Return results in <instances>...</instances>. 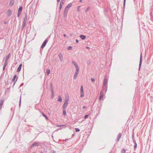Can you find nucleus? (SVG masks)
Returning <instances> with one entry per match:
<instances>
[{
  "mask_svg": "<svg viewBox=\"0 0 153 153\" xmlns=\"http://www.w3.org/2000/svg\"><path fill=\"white\" fill-rule=\"evenodd\" d=\"M22 7H20L19 8L18 10V12L20 13H21V12L22 11Z\"/></svg>",
  "mask_w": 153,
  "mask_h": 153,
  "instance_id": "nucleus-18",
  "label": "nucleus"
},
{
  "mask_svg": "<svg viewBox=\"0 0 153 153\" xmlns=\"http://www.w3.org/2000/svg\"><path fill=\"white\" fill-rule=\"evenodd\" d=\"M6 67V66H5V65H4L3 67V71L5 69Z\"/></svg>",
  "mask_w": 153,
  "mask_h": 153,
  "instance_id": "nucleus-49",
  "label": "nucleus"
},
{
  "mask_svg": "<svg viewBox=\"0 0 153 153\" xmlns=\"http://www.w3.org/2000/svg\"><path fill=\"white\" fill-rule=\"evenodd\" d=\"M14 2V0H11L10 2V5L11 6H12L13 5Z\"/></svg>",
  "mask_w": 153,
  "mask_h": 153,
  "instance_id": "nucleus-11",
  "label": "nucleus"
},
{
  "mask_svg": "<svg viewBox=\"0 0 153 153\" xmlns=\"http://www.w3.org/2000/svg\"><path fill=\"white\" fill-rule=\"evenodd\" d=\"M74 134H72V135L71 137H73L74 136Z\"/></svg>",
  "mask_w": 153,
  "mask_h": 153,
  "instance_id": "nucleus-55",
  "label": "nucleus"
},
{
  "mask_svg": "<svg viewBox=\"0 0 153 153\" xmlns=\"http://www.w3.org/2000/svg\"><path fill=\"white\" fill-rule=\"evenodd\" d=\"M51 93H54L53 89L52 88V87L51 88Z\"/></svg>",
  "mask_w": 153,
  "mask_h": 153,
  "instance_id": "nucleus-47",
  "label": "nucleus"
},
{
  "mask_svg": "<svg viewBox=\"0 0 153 153\" xmlns=\"http://www.w3.org/2000/svg\"><path fill=\"white\" fill-rule=\"evenodd\" d=\"M90 7H88L86 10L85 12H86L88 11V10L90 9Z\"/></svg>",
  "mask_w": 153,
  "mask_h": 153,
  "instance_id": "nucleus-43",
  "label": "nucleus"
},
{
  "mask_svg": "<svg viewBox=\"0 0 153 153\" xmlns=\"http://www.w3.org/2000/svg\"><path fill=\"white\" fill-rule=\"evenodd\" d=\"M26 20H23V23H24V24H26Z\"/></svg>",
  "mask_w": 153,
  "mask_h": 153,
  "instance_id": "nucleus-46",
  "label": "nucleus"
},
{
  "mask_svg": "<svg viewBox=\"0 0 153 153\" xmlns=\"http://www.w3.org/2000/svg\"><path fill=\"white\" fill-rule=\"evenodd\" d=\"M21 14V13H19L18 12V14H17V17H19L20 15V14Z\"/></svg>",
  "mask_w": 153,
  "mask_h": 153,
  "instance_id": "nucleus-44",
  "label": "nucleus"
},
{
  "mask_svg": "<svg viewBox=\"0 0 153 153\" xmlns=\"http://www.w3.org/2000/svg\"><path fill=\"white\" fill-rule=\"evenodd\" d=\"M69 9L67 8L66 7L65 9L64 10V14L65 15V16L66 15H67V13L69 10Z\"/></svg>",
  "mask_w": 153,
  "mask_h": 153,
  "instance_id": "nucleus-8",
  "label": "nucleus"
},
{
  "mask_svg": "<svg viewBox=\"0 0 153 153\" xmlns=\"http://www.w3.org/2000/svg\"><path fill=\"white\" fill-rule=\"evenodd\" d=\"M142 53H141L140 55V63L139 65V70H140V67L141 66V64H142Z\"/></svg>",
  "mask_w": 153,
  "mask_h": 153,
  "instance_id": "nucleus-5",
  "label": "nucleus"
},
{
  "mask_svg": "<svg viewBox=\"0 0 153 153\" xmlns=\"http://www.w3.org/2000/svg\"><path fill=\"white\" fill-rule=\"evenodd\" d=\"M121 135L122 134L120 133H119L118 134L117 137V140H116L117 142L120 139L121 137Z\"/></svg>",
  "mask_w": 153,
  "mask_h": 153,
  "instance_id": "nucleus-7",
  "label": "nucleus"
},
{
  "mask_svg": "<svg viewBox=\"0 0 153 153\" xmlns=\"http://www.w3.org/2000/svg\"><path fill=\"white\" fill-rule=\"evenodd\" d=\"M75 130L76 132H79L80 131V129L77 128H75Z\"/></svg>",
  "mask_w": 153,
  "mask_h": 153,
  "instance_id": "nucleus-32",
  "label": "nucleus"
},
{
  "mask_svg": "<svg viewBox=\"0 0 153 153\" xmlns=\"http://www.w3.org/2000/svg\"><path fill=\"white\" fill-rule=\"evenodd\" d=\"M89 114H86L85 115V116H84V119H87V118H88V117L89 116Z\"/></svg>",
  "mask_w": 153,
  "mask_h": 153,
  "instance_id": "nucleus-36",
  "label": "nucleus"
},
{
  "mask_svg": "<svg viewBox=\"0 0 153 153\" xmlns=\"http://www.w3.org/2000/svg\"><path fill=\"white\" fill-rule=\"evenodd\" d=\"M26 24H24V23H23L22 24V26H23V27H25V25H26Z\"/></svg>",
  "mask_w": 153,
  "mask_h": 153,
  "instance_id": "nucleus-50",
  "label": "nucleus"
},
{
  "mask_svg": "<svg viewBox=\"0 0 153 153\" xmlns=\"http://www.w3.org/2000/svg\"><path fill=\"white\" fill-rule=\"evenodd\" d=\"M72 62V63H73V64H74V65L75 66V68H76V67H78V66L77 64L76 63V62L75 61H73Z\"/></svg>",
  "mask_w": 153,
  "mask_h": 153,
  "instance_id": "nucleus-10",
  "label": "nucleus"
},
{
  "mask_svg": "<svg viewBox=\"0 0 153 153\" xmlns=\"http://www.w3.org/2000/svg\"><path fill=\"white\" fill-rule=\"evenodd\" d=\"M48 41V39H46L42 44V45L41 47V48H43L45 46Z\"/></svg>",
  "mask_w": 153,
  "mask_h": 153,
  "instance_id": "nucleus-1",
  "label": "nucleus"
},
{
  "mask_svg": "<svg viewBox=\"0 0 153 153\" xmlns=\"http://www.w3.org/2000/svg\"><path fill=\"white\" fill-rule=\"evenodd\" d=\"M3 103V100H0V105H2Z\"/></svg>",
  "mask_w": 153,
  "mask_h": 153,
  "instance_id": "nucleus-37",
  "label": "nucleus"
},
{
  "mask_svg": "<svg viewBox=\"0 0 153 153\" xmlns=\"http://www.w3.org/2000/svg\"><path fill=\"white\" fill-rule=\"evenodd\" d=\"M86 48H87V49H89V47H86Z\"/></svg>",
  "mask_w": 153,
  "mask_h": 153,
  "instance_id": "nucleus-59",
  "label": "nucleus"
},
{
  "mask_svg": "<svg viewBox=\"0 0 153 153\" xmlns=\"http://www.w3.org/2000/svg\"><path fill=\"white\" fill-rule=\"evenodd\" d=\"M23 85V83H22V84H21L20 86H22V85Z\"/></svg>",
  "mask_w": 153,
  "mask_h": 153,
  "instance_id": "nucleus-58",
  "label": "nucleus"
},
{
  "mask_svg": "<svg viewBox=\"0 0 153 153\" xmlns=\"http://www.w3.org/2000/svg\"><path fill=\"white\" fill-rule=\"evenodd\" d=\"M91 80L92 82H94L95 81V79L94 78H91Z\"/></svg>",
  "mask_w": 153,
  "mask_h": 153,
  "instance_id": "nucleus-45",
  "label": "nucleus"
},
{
  "mask_svg": "<svg viewBox=\"0 0 153 153\" xmlns=\"http://www.w3.org/2000/svg\"><path fill=\"white\" fill-rule=\"evenodd\" d=\"M80 91H81V92H82V93H84V91H83V87L82 86V85L81 87V88H80Z\"/></svg>",
  "mask_w": 153,
  "mask_h": 153,
  "instance_id": "nucleus-26",
  "label": "nucleus"
},
{
  "mask_svg": "<svg viewBox=\"0 0 153 153\" xmlns=\"http://www.w3.org/2000/svg\"><path fill=\"white\" fill-rule=\"evenodd\" d=\"M24 28H22H22H21L22 30L23 31V30H24Z\"/></svg>",
  "mask_w": 153,
  "mask_h": 153,
  "instance_id": "nucleus-57",
  "label": "nucleus"
},
{
  "mask_svg": "<svg viewBox=\"0 0 153 153\" xmlns=\"http://www.w3.org/2000/svg\"><path fill=\"white\" fill-rule=\"evenodd\" d=\"M54 93H51V98H53L54 97Z\"/></svg>",
  "mask_w": 153,
  "mask_h": 153,
  "instance_id": "nucleus-40",
  "label": "nucleus"
},
{
  "mask_svg": "<svg viewBox=\"0 0 153 153\" xmlns=\"http://www.w3.org/2000/svg\"><path fill=\"white\" fill-rule=\"evenodd\" d=\"M100 107H98L97 108V110L98 109H99V110H100Z\"/></svg>",
  "mask_w": 153,
  "mask_h": 153,
  "instance_id": "nucleus-53",
  "label": "nucleus"
},
{
  "mask_svg": "<svg viewBox=\"0 0 153 153\" xmlns=\"http://www.w3.org/2000/svg\"><path fill=\"white\" fill-rule=\"evenodd\" d=\"M72 49V47L71 46H69L68 48V49L69 50H71Z\"/></svg>",
  "mask_w": 153,
  "mask_h": 153,
  "instance_id": "nucleus-41",
  "label": "nucleus"
},
{
  "mask_svg": "<svg viewBox=\"0 0 153 153\" xmlns=\"http://www.w3.org/2000/svg\"><path fill=\"white\" fill-rule=\"evenodd\" d=\"M63 115L65 116L66 115V110H63Z\"/></svg>",
  "mask_w": 153,
  "mask_h": 153,
  "instance_id": "nucleus-28",
  "label": "nucleus"
},
{
  "mask_svg": "<svg viewBox=\"0 0 153 153\" xmlns=\"http://www.w3.org/2000/svg\"><path fill=\"white\" fill-rule=\"evenodd\" d=\"M2 106H0V110L1 109Z\"/></svg>",
  "mask_w": 153,
  "mask_h": 153,
  "instance_id": "nucleus-61",
  "label": "nucleus"
},
{
  "mask_svg": "<svg viewBox=\"0 0 153 153\" xmlns=\"http://www.w3.org/2000/svg\"><path fill=\"white\" fill-rule=\"evenodd\" d=\"M7 60H5V62H4V65L6 66L7 65Z\"/></svg>",
  "mask_w": 153,
  "mask_h": 153,
  "instance_id": "nucleus-33",
  "label": "nucleus"
},
{
  "mask_svg": "<svg viewBox=\"0 0 153 153\" xmlns=\"http://www.w3.org/2000/svg\"><path fill=\"white\" fill-rule=\"evenodd\" d=\"M10 53H9L8 55L6 56V60H8V59H9L10 57Z\"/></svg>",
  "mask_w": 153,
  "mask_h": 153,
  "instance_id": "nucleus-34",
  "label": "nucleus"
},
{
  "mask_svg": "<svg viewBox=\"0 0 153 153\" xmlns=\"http://www.w3.org/2000/svg\"><path fill=\"white\" fill-rule=\"evenodd\" d=\"M126 150L125 149H123L121 150V153H125Z\"/></svg>",
  "mask_w": 153,
  "mask_h": 153,
  "instance_id": "nucleus-35",
  "label": "nucleus"
},
{
  "mask_svg": "<svg viewBox=\"0 0 153 153\" xmlns=\"http://www.w3.org/2000/svg\"><path fill=\"white\" fill-rule=\"evenodd\" d=\"M67 106H63V110H66Z\"/></svg>",
  "mask_w": 153,
  "mask_h": 153,
  "instance_id": "nucleus-38",
  "label": "nucleus"
},
{
  "mask_svg": "<svg viewBox=\"0 0 153 153\" xmlns=\"http://www.w3.org/2000/svg\"><path fill=\"white\" fill-rule=\"evenodd\" d=\"M40 153H43V152H42V151H41V152H40Z\"/></svg>",
  "mask_w": 153,
  "mask_h": 153,
  "instance_id": "nucleus-63",
  "label": "nucleus"
},
{
  "mask_svg": "<svg viewBox=\"0 0 153 153\" xmlns=\"http://www.w3.org/2000/svg\"><path fill=\"white\" fill-rule=\"evenodd\" d=\"M39 145V143L37 142L34 143L32 144L31 146H30V148H32L34 146H38Z\"/></svg>",
  "mask_w": 153,
  "mask_h": 153,
  "instance_id": "nucleus-6",
  "label": "nucleus"
},
{
  "mask_svg": "<svg viewBox=\"0 0 153 153\" xmlns=\"http://www.w3.org/2000/svg\"><path fill=\"white\" fill-rule=\"evenodd\" d=\"M7 15L9 16H10L11 15V11L10 10H9L7 12Z\"/></svg>",
  "mask_w": 153,
  "mask_h": 153,
  "instance_id": "nucleus-19",
  "label": "nucleus"
},
{
  "mask_svg": "<svg viewBox=\"0 0 153 153\" xmlns=\"http://www.w3.org/2000/svg\"><path fill=\"white\" fill-rule=\"evenodd\" d=\"M133 131L134 130H133V133H132V139L133 142L136 141V140H135V139H134V132Z\"/></svg>",
  "mask_w": 153,
  "mask_h": 153,
  "instance_id": "nucleus-9",
  "label": "nucleus"
},
{
  "mask_svg": "<svg viewBox=\"0 0 153 153\" xmlns=\"http://www.w3.org/2000/svg\"><path fill=\"white\" fill-rule=\"evenodd\" d=\"M76 43H78L79 42V41L78 39H76Z\"/></svg>",
  "mask_w": 153,
  "mask_h": 153,
  "instance_id": "nucleus-51",
  "label": "nucleus"
},
{
  "mask_svg": "<svg viewBox=\"0 0 153 153\" xmlns=\"http://www.w3.org/2000/svg\"><path fill=\"white\" fill-rule=\"evenodd\" d=\"M10 91V88H7V89L6 90L5 92V93H7L8 92H9Z\"/></svg>",
  "mask_w": 153,
  "mask_h": 153,
  "instance_id": "nucleus-27",
  "label": "nucleus"
},
{
  "mask_svg": "<svg viewBox=\"0 0 153 153\" xmlns=\"http://www.w3.org/2000/svg\"><path fill=\"white\" fill-rule=\"evenodd\" d=\"M80 6H78V8H77V11L78 12H79L80 11Z\"/></svg>",
  "mask_w": 153,
  "mask_h": 153,
  "instance_id": "nucleus-39",
  "label": "nucleus"
},
{
  "mask_svg": "<svg viewBox=\"0 0 153 153\" xmlns=\"http://www.w3.org/2000/svg\"><path fill=\"white\" fill-rule=\"evenodd\" d=\"M76 68V71L75 73H77L79 74V67Z\"/></svg>",
  "mask_w": 153,
  "mask_h": 153,
  "instance_id": "nucleus-24",
  "label": "nucleus"
},
{
  "mask_svg": "<svg viewBox=\"0 0 153 153\" xmlns=\"http://www.w3.org/2000/svg\"><path fill=\"white\" fill-rule=\"evenodd\" d=\"M80 37L82 40H84L85 39L86 36H84L82 35H81L80 36Z\"/></svg>",
  "mask_w": 153,
  "mask_h": 153,
  "instance_id": "nucleus-12",
  "label": "nucleus"
},
{
  "mask_svg": "<svg viewBox=\"0 0 153 153\" xmlns=\"http://www.w3.org/2000/svg\"><path fill=\"white\" fill-rule=\"evenodd\" d=\"M22 28H24V27H23V26H22Z\"/></svg>",
  "mask_w": 153,
  "mask_h": 153,
  "instance_id": "nucleus-64",
  "label": "nucleus"
},
{
  "mask_svg": "<svg viewBox=\"0 0 153 153\" xmlns=\"http://www.w3.org/2000/svg\"><path fill=\"white\" fill-rule=\"evenodd\" d=\"M46 73L48 75L50 73V70L49 69H47L46 70Z\"/></svg>",
  "mask_w": 153,
  "mask_h": 153,
  "instance_id": "nucleus-22",
  "label": "nucleus"
},
{
  "mask_svg": "<svg viewBox=\"0 0 153 153\" xmlns=\"http://www.w3.org/2000/svg\"><path fill=\"white\" fill-rule=\"evenodd\" d=\"M133 143L134 144V150H135L137 147V144L136 142V141L134 142Z\"/></svg>",
  "mask_w": 153,
  "mask_h": 153,
  "instance_id": "nucleus-14",
  "label": "nucleus"
},
{
  "mask_svg": "<svg viewBox=\"0 0 153 153\" xmlns=\"http://www.w3.org/2000/svg\"><path fill=\"white\" fill-rule=\"evenodd\" d=\"M53 153H56V152L55 151H54L53 152Z\"/></svg>",
  "mask_w": 153,
  "mask_h": 153,
  "instance_id": "nucleus-56",
  "label": "nucleus"
},
{
  "mask_svg": "<svg viewBox=\"0 0 153 153\" xmlns=\"http://www.w3.org/2000/svg\"><path fill=\"white\" fill-rule=\"evenodd\" d=\"M21 98H20V100H19V105H21Z\"/></svg>",
  "mask_w": 153,
  "mask_h": 153,
  "instance_id": "nucleus-48",
  "label": "nucleus"
},
{
  "mask_svg": "<svg viewBox=\"0 0 153 153\" xmlns=\"http://www.w3.org/2000/svg\"><path fill=\"white\" fill-rule=\"evenodd\" d=\"M42 116L45 118L46 120H48V117L45 114L43 113H42Z\"/></svg>",
  "mask_w": 153,
  "mask_h": 153,
  "instance_id": "nucleus-15",
  "label": "nucleus"
},
{
  "mask_svg": "<svg viewBox=\"0 0 153 153\" xmlns=\"http://www.w3.org/2000/svg\"><path fill=\"white\" fill-rule=\"evenodd\" d=\"M57 101H58L60 102H61L62 101V99L61 96H59L58 97V98L57 100Z\"/></svg>",
  "mask_w": 153,
  "mask_h": 153,
  "instance_id": "nucleus-13",
  "label": "nucleus"
},
{
  "mask_svg": "<svg viewBox=\"0 0 153 153\" xmlns=\"http://www.w3.org/2000/svg\"><path fill=\"white\" fill-rule=\"evenodd\" d=\"M107 86H104V85H103V89L104 90V89H105V92H106V91H107Z\"/></svg>",
  "mask_w": 153,
  "mask_h": 153,
  "instance_id": "nucleus-29",
  "label": "nucleus"
},
{
  "mask_svg": "<svg viewBox=\"0 0 153 153\" xmlns=\"http://www.w3.org/2000/svg\"><path fill=\"white\" fill-rule=\"evenodd\" d=\"M22 64H21L19 67H18V69H17V71H19L21 70V68H22Z\"/></svg>",
  "mask_w": 153,
  "mask_h": 153,
  "instance_id": "nucleus-16",
  "label": "nucleus"
},
{
  "mask_svg": "<svg viewBox=\"0 0 153 153\" xmlns=\"http://www.w3.org/2000/svg\"><path fill=\"white\" fill-rule=\"evenodd\" d=\"M69 102V98L68 97H66L65 100V102L63 105H67L68 104Z\"/></svg>",
  "mask_w": 153,
  "mask_h": 153,
  "instance_id": "nucleus-2",
  "label": "nucleus"
},
{
  "mask_svg": "<svg viewBox=\"0 0 153 153\" xmlns=\"http://www.w3.org/2000/svg\"><path fill=\"white\" fill-rule=\"evenodd\" d=\"M103 97V95L102 94V92L101 91L100 93V99L101 100Z\"/></svg>",
  "mask_w": 153,
  "mask_h": 153,
  "instance_id": "nucleus-17",
  "label": "nucleus"
},
{
  "mask_svg": "<svg viewBox=\"0 0 153 153\" xmlns=\"http://www.w3.org/2000/svg\"><path fill=\"white\" fill-rule=\"evenodd\" d=\"M16 76H17L16 75H15L14 76L12 80V81H15V79H16Z\"/></svg>",
  "mask_w": 153,
  "mask_h": 153,
  "instance_id": "nucleus-31",
  "label": "nucleus"
},
{
  "mask_svg": "<svg viewBox=\"0 0 153 153\" xmlns=\"http://www.w3.org/2000/svg\"><path fill=\"white\" fill-rule=\"evenodd\" d=\"M81 95L80 97H83L84 96V93L81 92Z\"/></svg>",
  "mask_w": 153,
  "mask_h": 153,
  "instance_id": "nucleus-42",
  "label": "nucleus"
},
{
  "mask_svg": "<svg viewBox=\"0 0 153 153\" xmlns=\"http://www.w3.org/2000/svg\"><path fill=\"white\" fill-rule=\"evenodd\" d=\"M60 0H57V1L58 2H59L60 1Z\"/></svg>",
  "mask_w": 153,
  "mask_h": 153,
  "instance_id": "nucleus-60",
  "label": "nucleus"
},
{
  "mask_svg": "<svg viewBox=\"0 0 153 153\" xmlns=\"http://www.w3.org/2000/svg\"><path fill=\"white\" fill-rule=\"evenodd\" d=\"M78 73H75L74 74V79H76L77 76H78Z\"/></svg>",
  "mask_w": 153,
  "mask_h": 153,
  "instance_id": "nucleus-20",
  "label": "nucleus"
},
{
  "mask_svg": "<svg viewBox=\"0 0 153 153\" xmlns=\"http://www.w3.org/2000/svg\"><path fill=\"white\" fill-rule=\"evenodd\" d=\"M72 6V4L71 3H70L68 4L67 5V6L66 7L67 8L69 9V8L71 7Z\"/></svg>",
  "mask_w": 153,
  "mask_h": 153,
  "instance_id": "nucleus-25",
  "label": "nucleus"
},
{
  "mask_svg": "<svg viewBox=\"0 0 153 153\" xmlns=\"http://www.w3.org/2000/svg\"><path fill=\"white\" fill-rule=\"evenodd\" d=\"M64 4V2H63V1H62L61 2H60V9H61L62 8V5L63 4Z\"/></svg>",
  "mask_w": 153,
  "mask_h": 153,
  "instance_id": "nucleus-21",
  "label": "nucleus"
},
{
  "mask_svg": "<svg viewBox=\"0 0 153 153\" xmlns=\"http://www.w3.org/2000/svg\"><path fill=\"white\" fill-rule=\"evenodd\" d=\"M63 35L65 37L66 36V35L65 34H64Z\"/></svg>",
  "mask_w": 153,
  "mask_h": 153,
  "instance_id": "nucleus-62",
  "label": "nucleus"
},
{
  "mask_svg": "<svg viewBox=\"0 0 153 153\" xmlns=\"http://www.w3.org/2000/svg\"><path fill=\"white\" fill-rule=\"evenodd\" d=\"M66 125H58L56 126V127H62V126H65Z\"/></svg>",
  "mask_w": 153,
  "mask_h": 153,
  "instance_id": "nucleus-30",
  "label": "nucleus"
},
{
  "mask_svg": "<svg viewBox=\"0 0 153 153\" xmlns=\"http://www.w3.org/2000/svg\"><path fill=\"white\" fill-rule=\"evenodd\" d=\"M58 56L60 61H62L63 60V57L62 53H59L58 54Z\"/></svg>",
  "mask_w": 153,
  "mask_h": 153,
  "instance_id": "nucleus-4",
  "label": "nucleus"
},
{
  "mask_svg": "<svg viewBox=\"0 0 153 153\" xmlns=\"http://www.w3.org/2000/svg\"><path fill=\"white\" fill-rule=\"evenodd\" d=\"M125 2H126V0H124V6L125 5Z\"/></svg>",
  "mask_w": 153,
  "mask_h": 153,
  "instance_id": "nucleus-54",
  "label": "nucleus"
},
{
  "mask_svg": "<svg viewBox=\"0 0 153 153\" xmlns=\"http://www.w3.org/2000/svg\"><path fill=\"white\" fill-rule=\"evenodd\" d=\"M27 16L26 13L25 14L24 20H27Z\"/></svg>",
  "mask_w": 153,
  "mask_h": 153,
  "instance_id": "nucleus-23",
  "label": "nucleus"
},
{
  "mask_svg": "<svg viewBox=\"0 0 153 153\" xmlns=\"http://www.w3.org/2000/svg\"><path fill=\"white\" fill-rule=\"evenodd\" d=\"M82 108L83 109H85V108H86V106H83Z\"/></svg>",
  "mask_w": 153,
  "mask_h": 153,
  "instance_id": "nucleus-52",
  "label": "nucleus"
},
{
  "mask_svg": "<svg viewBox=\"0 0 153 153\" xmlns=\"http://www.w3.org/2000/svg\"><path fill=\"white\" fill-rule=\"evenodd\" d=\"M108 81V79L106 77H105L104 78L103 81V85L104 86H107V83Z\"/></svg>",
  "mask_w": 153,
  "mask_h": 153,
  "instance_id": "nucleus-3",
  "label": "nucleus"
}]
</instances>
